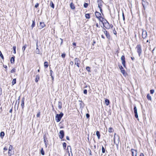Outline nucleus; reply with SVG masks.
Instances as JSON below:
<instances>
[{
    "instance_id": "1",
    "label": "nucleus",
    "mask_w": 156,
    "mask_h": 156,
    "mask_svg": "<svg viewBox=\"0 0 156 156\" xmlns=\"http://www.w3.org/2000/svg\"><path fill=\"white\" fill-rule=\"evenodd\" d=\"M101 22L103 24L104 27L107 29H109L111 28H112L113 27V26L112 24L110 25L108 21L104 19Z\"/></svg>"
},
{
    "instance_id": "2",
    "label": "nucleus",
    "mask_w": 156,
    "mask_h": 156,
    "mask_svg": "<svg viewBox=\"0 0 156 156\" xmlns=\"http://www.w3.org/2000/svg\"><path fill=\"white\" fill-rule=\"evenodd\" d=\"M63 115V114L62 112L60 113L59 114H57L55 116V119L57 122H59L61 118L62 117Z\"/></svg>"
},
{
    "instance_id": "3",
    "label": "nucleus",
    "mask_w": 156,
    "mask_h": 156,
    "mask_svg": "<svg viewBox=\"0 0 156 156\" xmlns=\"http://www.w3.org/2000/svg\"><path fill=\"white\" fill-rule=\"evenodd\" d=\"M95 15L96 17L101 22L104 18L101 16V13L97 11L95 12Z\"/></svg>"
},
{
    "instance_id": "4",
    "label": "nucleus",
    "mask_w": 156,
    "mask_h": 156,
    "mask_svg": "<svg viewBox=\"0 0 156 156\" xmlns=\"http://www.w3.org/2000/svg\"><path fill=\"white\" fill-rule=\"evenodd\" d=\"M14 151L13 148L12 146L10 145L8 152V154L9 156H11L12 155L14 154Z\"/></svg>"
},
{
    "instance_id": "5",
    "label": "nucleus",
    "mask_w": 156,
    "mask_h": 156,
    "mask_svg": "<svg viewBox=\"0 0 156 156\" xmlns=\"http://www.w3.org/2000/svg\"><path fill=\"white\" fill-rule=\"evenodd\" d=\"M137 52L138 53L139 56L142 52L141 46L140 44H138L136 48Z\"/></svg>"
},
{
    "instance_id": "6",
    "label": "nucleus",
    "mask_w": 156,
    "mask_h": 156,
    "mask_svg": "<svg viewBox=\"0 0 156 156\" xmlns=\"http://www.w3.org/2000/svg\"><path fill=\"white\" fill-rule=\"evenodd\" d=\"M80 61L79 58H75V59H74L75 65H76L78 67H79V65L80 64Z\"/></svg>"
},
{
    "instance_id": "7",
    "label": "nucleus",
    "mask_w": 156,
    "mask_h": 156,
    "mask_svg": "<svg viewBox=\"0 0 156 156\" xmlns=\"http://www.w3.org/2000/svg\"><path fill=\"white\" fill-rule=\"evenodd\" d=\"M121 60L122 62V64L123 65V66L125 67V58L124 55H122L121 57Z\"/></svg>"
},
{
    "instance_id": "8",
    "label": "nucleus",
    "mask_w": 156,
    "mask_h": 156,
    "mask_svg": "<svg viewBox=\"0 0 156 156\" xmlns=\"http://www.w3.org/2000/svg\"><path fill=\"white\" fill-rule=\"evenodd\" d=\"M98 7L100 9V10H102L101 6L103 3L102 1L100 0H98Z\"/></svg>"
},
{
    "instance_id": "9",
    "label": "nucleus",
    "mask_w": 156,
    "mask_h": 156,
    "mask_svg": "<svg viewBox=\"0 0 156 156\" xmlns=\"http://www.w3.org/2000/svg\"><path fill=\"white\" fill-rule=\"evenodd\" d=\"M131 151L132 153V156H137V151L136 150L132 149Z\"/></svg>"
},
{
    "instance_id": "10",
    "label": "nucleus",
    "mask_w": 156,
    "mask_h": 156,
    "mask_svg": "<svg viewBox=\"0 0 156 156\" xmlns=\"http://www.w3.org/2000/svg\"><path fill=\"white\" fill-rule=\"evenodd\" d=\"M64 136V132L63 130H61L59 132V137L60 139H62Z\"/></svg>"
},
{
    "instance_id": "11",
    "label": "nucleus",
    "mask_w": 156,
    "mask_h": 156,
    "mask_svg": "<svg viewBox=\"0 0 156 156\" xmlns=\"http://www.w3.org/2000/svg\"><path fill=\"white\" fill-rule=\"evenodd\" d=\"M102 31L104 33V34L106 36L107 38H108L109 37V34L107 33V32L106 31V30L105 29H103L102 30Z\"/></svg>"
},
{
    "instance_id": "12",
    "label": "nucleus",
    "mask_w": 156,
    "mask_h": 156,
    "mask_svg": "<svg viewBox=\"0 0 156 156\" xmlns=\"http://www.w3.org/2000/svg\"><path fill=\"white\" fill-rule=\"evenodd\" d=\"M134 112L135 114V116L136 118H138V115L137 112V110L136 106H134Z\"/></svg>"
},
{
    "instance_id": "13",
    "label": "nucleus",
    "mask_w": 156,
    "mask_h": 156,
    "mask_svg": "<svg viewBox=\"0 0 156 156\" xmlns=\"http://www.w3.org/2000/svg\"><path fill=\"white\" fill-rule=\"evenodd\" d=\"M147 32L146 30H143L142 33V37L143 38H145L147 36Z\"/></svg>"
},
{
    "instance_id": "14",
    "label": "nucleus",
    "mask_w": 156,
    "mask_h": 156,
    "mask_svg": "<svg viewBox=\"0 0 156 156\" xmlns=\"http://www.w3.org/2000/svg\"><path fill=\"white\" fill-rule=\"evenodd\" d=\"M45 24L43 22H40L39 27L40 29H42L45 27Z\"/></svg>"
},
{
    "instance_id": "15",
    "label": "nucleus",
    "mask_w": 156,
    "mask_h": 156,
    "mask_svg": "<svg viewBox=\"0 0 156 156\" xmlns=\"http://www.w3.org/2000/svg\"><path fill=\"white\" fill-rule=\"evenodd\" d=\"M120 69L121 70V72L124 75H126V73L124 69L122 67V66H121L120 67Z\"/></svg>"
},
{
    "instance_id": "16",
    "label": "nucleus",
    "mask_w": 156,
    "mask_h": 156,
    "mask_svg": "<svg viewBox=\"0 0 156 156\" xmlns=\"http://www.w3.org/2000/svg\"><path fill=\"white\" fill-rule=\"evenodd\" d=\"M58 105L59 109H61L62 108V103L61 101H58Z\"/></svg>"
},
{
    "instance_id": "17",
    "label": "nucleus",
    "mask_w": 156,
    "mask_h": 156,
    "mask_svg": "<svg viewBox=\"0 0 156 156\" xmlns=\"http://www.w3.org/2000/svg\"><path fill=\"white\" fill-rule=\"evenodd\" d=\"M24 98H23L21 100V106L22 108H23L24 105Z\"/></svg>"
},
{
    "instance_id": "18",
    "label": "nucleus",
    "mask_w": 156,
    "mask_h": 156,
    "mask_svg": "<svg viewBox=\"0 0 156 156\" xmlns=\"http://www.w3.org/2000/svg\"><path fill=\"white\" fill-rule=\"evenodd\" d=\"M109 101L108 99H105V103L107 106H108L109 104Z\"/></svg>"
},
{
    "instance_id": "19",
    "label": "nucleus",
    "mask_w": 156,
    "mask_h": 156,
    "mask_svg": "<svg viewBox=\"0 0 156 156\" xmlns=\"http://www.w3.org/2000/svg\"><path fill=\"white\" fill-rule=\"evenodd\" d=\"M96 134L98 137V139H99L100 137V134L99 132L98 131H97L96 132Z\"/></svg>"
},
{
    "instance_id": "20",
    "label": "nucleus",
    "mask_w": 156,
    "mask_h": 156,
    "mask_svg": "<svg viewBox=\"0 0 156 156\" xmlns=\"http://www.w3.org/2000/svg\"><path fill=\"white\" fill-rule=\"evenodd\" d=\"M14 58H15L14 56L12 57L11 58V60H10V62L12 63H14V61H15Z\"/></svg>"
},
{
    "instance_id": "21",
    "label": "nucleus",
    "mask_w": 156,
    "mask_h": 156,
    "mask_svg": "<svg viewBox=\"0 0 156 156\" xmlns=\"http://www.w3.org/2000/svg\"><path fill=\"white\" fill-rule=\"evenodd\" d=\"M114 131L113 129L112 128L110 127L108 128V131L109 133H112V132Z\"/></svg>"
},
{
    "instance_id": "22",
    "label": "nucleus",
    "mask_w": 156,
    "mask_h": 156,
    "mask_svg": "<svg viewBox=\"0 0 156 156\" xmlns=\"http://www.w3.org/2000/svg\"><path fill=\"white\" fill-rule=\"evenodd\" d=\"M39 79V76L37 75L36 76V78L35 79V81L36 82H37L38 81Z\"/></svg>"
},
{
    "instance_id": "23",
    "label": "nucleus",
    "mask_w": 156,
    "mask_h": 156,
    "mask_svg": "<svg viewBox=\"0 0 156 156\" xmlns=\"http://www.w3.org/2000/svg\"><path fill=\"white\" fill-rule=\"evenodd\" d=\"M147 99L151 101V96L149 94H148L147 95Z\"/></svg>"
},
{
    "instance_id": "24",
    "label": "nucleus",
    "mask_w": 156,
    "mask_h": 156,
    "mask_svg": "<svg viewBox=\"0 0 156 156\" xmlns=\"http://www.w3.org/2000/svg\"><path fill=\"white\" fill-rule=\"evenodd\" d=\"M5 133L3 132H2L0 133V136L2 138L4 136Z\"/></svg>"
},
{
    "instance_id": "25",
    "label": "nucleus",
    "mask_w": 156,
    "mask_h": 156,
    "mask_svg": "<svg viewBox=\"0 0 156 156\" xmlns=\"http://www.w3.org/2000/svg\"><path fill=\"white\" fill-rule=\"evenodd\" d=\"M35 25V22H34V20L32 21V24L31 25V27L32 28H33L34 27Z\"/></svg>"
},
{
    "instance_id": "26",
    "label": "nucleus",
    "mask_w": 156,
    "mask_h": 156,
    "mask_svg": "<svg viewBox=\"0 0 156 156\" xmlns=\"http://www.w3.org/2000/svg\"><path fill=\"white\" fill-rule=\"evenodd\" d=\"M48 66V62H44V66L45 68H47Z\"/></svg>"
},
{
    "instance_id": "27",
    "label": "nucleus",
    "mask_w": 156,
    "mask_h": 156,
    "mask_svg": "<svg viewBox=\"0 0 156 156\" xmlns=\"http://www.w3.org/2000/svg\"><path fill=\"white\" fill-rule=\"evenodd\" d=\"M70 6L72 9H75V6L73 4L71 3L70 4Z\"/></svg>"
},
{
    "instance_id": "28",
    "label": "nucleus",
    "mask_w": 156,
    "mask_h": 156,
    "mask_svg": "<svg viewBox=\"0 0 156 156\" xmlns=\"http://www.w3.org/2000/svg\"><path fill=\"white\" fill-rule=\"evenodd\" d=\"M16 83V79H14L13 80H12V85H14L15 83Z\"/></svg>"
},
{
    "instance_id": "29",
    "label": "nucleus",
    "mask_w": 156,
    "mask_h": 156,
    "mask_svg": "<svg viewBox=\"0 0 156 156\" xmlns=\"http://www.w3.org/2000/svg\"><path fill=\"white\" fill-rule=\"evenodd\" d=\"M41 153L42 155H44V151L43 150V148H41Z\"/></svg>"
},
{
    "instance_id": "30",
    "label": "nucleus",
    "mask_w": 156,
    "mask_h": 156,
    "mask_svg": "<svg viewBox=\"0 0 156 156\" xmlns=\"http://www.w3.org/2000/svg\"><path fill=\"white\" fill-rule=\"evenodd\" d=\"M36 52L37 54H39L40 53V51L38 49V47H37L36 49Z\"/></svg>"
},
{
    "instance_id": "31",
    "label": "nucleus",
    "mask_w": 156,
    "mask_h": 156,
    "mask_svg": "<svg viewBox=\"0 0 156 156\" xmlns=\"http://www.w3.org/2000/svg\"><path fill=\"white\" fill-rule=\"evenodd\" d=\"M26 46H27V45H26L25 44V45L23 46V47L22 49V51L23 52H24V51L25 50V49L26 48Z\"/></svg>"
},
{
    "instance_id": "32",
    "label": "nucleus",
    "mask_w": 156,
    "mask_h": 156,
    "mask_svg": "<svg viewBox=\"0 0 156 156\" xmlns=\"http://www.w3.org/2000/svg\"><path fill=\"white\" fill-rule=\"evenodd\" d=\"M51 6L54 9V4L52 2H50Z\"/></svg>"
},
{
    "instance_id": "33",
    "label": "nucleus",
    "mask_w": 156,
    "mask_h": 156,
    "mask_svg": "<svg viewBox=\"0 0 156 156\" xmlns=\"http://www.w3.org/2000/svg\"><path fill=\"white\" fill-rule=\"evenodd\" d=\"M63 147L64 149H65L66 147V144L65 143H63L62 144Z\"/></svg>"
},
{
    "instance_id": "34",
    "label": "nucleus",
    "mask_w": 156,
    "mask_h": 156,
    "mask_svg": "<svg viewBox=\"0 0 156 156\" xmlns=\"http://www.w3.org/2000/svg\"><path fill=\"white\" fill-rule=\"evenodd\" d=\"M85 17L89 19L90 18V15L89 14H85Z\"/></svg>"
},
{
    "instance_id": "35",
    "label": "nucleus",
    "mask_w": 156,
    "mask_h": 156,
    "mask_svg": "<svg viewBox=\"0 0 156 156\" xmlns=\"http://www.w3.org/2000/svg\"><path fill=\"white\" fill-rule=\"evenodd\" d=\"M88 5V4L87 3H84L83 5L84 7L86 8Z\"/></svg>"
},
{
    "instance_id": "36",
    "label": "nucleus",
    "mask_w": 156,
    "mask_h": 156,
    "mask_svg": "<svg viewBox=\"0 0 156 156\" xmlns=\"http://www.w3.org/2000/svg\"><path fill=\"white\" fill-rule=\"evenodd\" d=\"M16 47L15 46H14L13 47V49L14 50V52H13V53H14V54H15L16 53Z\"/></svg>"
},
{
    "instance_id": "37",
    "label": "nucleus",
    "mask_w": 156,
    "mask_h": 156,
    "mask_svg": "<svg viewBox=\"0 0 156 156\" xmlns=\"http://www.w3.org/2000/svg\"><path fill=\"white\" fill-rule=\"evenodd\" d=\"M102 153H105V150L103 146H102Z\"/></svg>"
},
{
    "instance_id": "38",
    "label": "nucleus",
    "mask_w": 156,
    "mask_h": 156,
    "mask_svg": "<svg viewBox=\"0 0 156 156\" xmlns=\"http://www.w3.org/2000/svg\"><path fill=\"white\" fill-rule=\"evenodd\" d=\"M90 67L88 66H87L86 67V69L87 71H88V72L90 71Z\"/></svg>"
},
{
    "instance_id": "39",
    "label": "nucleus",
    "mask_w": 156,
    "mask_h": 156,
    "mask_svg": "<svg viewBox=\"0 0 156 156\" xmlns=\"http://www.w3.org/2000/svg\"><path fill=\"white\" fill-rule=\"evenodd\" d=\"M142 5L143 6V7L144 8L145 6V5L144 4L145 3V2L144 1H142Z\"/></svg>"
},
{
    "instance_id": "40",
    "label": "nucleus",
    "mask_w": 156,
    "mask_h": 156,
    "mask_svg": "<svg viewBox=\"0 0 156 156\" xmlns=\"http://www.w3.org/2000/svg\"><path fill=\"white\" fill-rule=\"evenodd\" d=\"M0 56L2 59H4V57L1 51H0Z\"/></svg>"
},
{
    "instance_id": "41",
    "label": "nucleus",
    "mask_w": 156,
    "mask_h": 156,
    "mask_svg": "<svg viewBox=\"0 0 156 156\" xmlns=\"http://www.w3.org/2000/svg\"><path fill=\"white\" fill-rule=\"evenodd\" d=\"M16 69H12L11 71V73H13L15 72Z\"/></svg>"
},
{
    "instance_id": "42",
    "label": "nucleus",
    "mask_w": 156,
    "mask_h": 156,
    "mask_svg": "<svg viewBox=\"0 0 156 156\" xmlns=\"http://www.w3.org/2000/svg\"><path fill=\"white\" fill-rule=\"evenodd\" d=\"M154 93V90H150V93L153 94Z\"/></svg>"
},
{
    "instance_id": "43",
    "label": "nucleus",
    "mask_w": 156,
    "mask_h": 156,
    "mask_svg": "<svg viewBox=\"0 0 156 156\" xmlns=\"http://www.w3.org/2000/svg\"><path fill=\"white\" fill-rule=\"evenodd\" d=\"M40 112H39L37 113L36 116L37 117H40Z\"/></svg>"
},
{
    "instance_id": "44",
    "label": "nucleus",
    "mask_w": 156,
    "mask_h": 156,
    "mask_svg": "<svg viewBox=\"0 0 156 156\" xmlns=\"http://www.w3.org/2000/svg\"><path fill=\"white\" fill-rule=\"evenodd\" d=\"M83 93L85 94H86L87 93V90L86 89L84 90H83Z\"/></svg>"
},
{
    "instance_id": "45",
    "label": "nucleus",
    "mask_w": 156,
    "mask_h": 156,
    "mask_svg": "<svg viewBox=\"0 0 156 156\" xmlns=\"http://www.w3.org/2000/svg\"><path fill=\"white\" fill-rule=\"evenodd\" d=\"M122 16L123 17V19L124 20H125V17L124 16V14L123 12H122Z\"/></svg>"
},
{
    "instance_id": "46",
    "label": "nucleus",
    "mask_w": 156,
    "mask_h": 156,
    "mask_svg": "<svg viewBox=\"0 0 156 156\" xmlns=\"http://www.w3.org/2000/svg\"><path fill=\"white\" fill-rule=\"evenodd\" d=\"M65 55H66L65 54H62L61 55V56H62V58H65Z\"/></svg>"
},
{
    "instance_id": "47",
    "label": "nucleus",
    "mask_w": 156,
    "mask_h": 156,
    "mask_svg": "<svg viewBox=\"0 0 156 156\" xmlns=\"http://www.w3.org/2000/svg\"><path fill=\"white\" fill-rule=\"evenodd\" d=\"M38 6H39V4H38V3H37L35 4V5L34 7H35V8H37V7Z\"/></svg>"
},
{
    "instance_id": "48",
    "label": "nucleus",
    "mask_w": 156,
    "mask_h": 156,
    "mask_svg": "<svg viewBox=\"0 0 156 156\" xmlns=\"http://www.w3.org/2000/svg\"><path fill=\"white\" fill-rule=\"evenodd\" d=\"M86 117L87 118H88L89 117H90V115H89V114H88V113H87L86 114Z\"/></svg>"
},
{
    "instance_id": "49",
    "label": "nucleus",
    "mask_w": 156,
    "mask_h": 156,
    "mask_svg": "<svg viewBox=\"0 0 156 156\" xmlns=\"http://www.w3.org/2000/svg\"><path fill=\"white\" fill-rule=\"evenodd\" d=\"M88 151H89V152L90 155H91L92 154H91V150L90 149H89L88 150Z\"/></svg>"
},
{
    "instance_id": "50",
    "label": "nucleus",
    "mask_w": 156,
    "mask_h": 156,
    "mask_svg": "<svg viewBox=\"0 0 156 156\" xmlns=\"http://www.w3.org/2000/svg\"><path fill=\"white\" fill-rule=\"evenodd\" d=\"M50 73H51V77L53 79V76H52V70H50Z\"/></svg>"
},
{
    "instance_id": "51",
    "label": "nucleus",
    "mask_w": 156,
    "mask_h": 156,
    "mask_svg": "<svg viewBox=\"0 0 156 156\" xmlns=\"http://www.w3.org/2000/svg\"><path fill=\"white\" fill-rule=\"evenodd\" d=\"M3 149L5 151H7L8 150V148L7 147H4Z\"/></svg>"
},
{
    "instance_id": "52",
    "label": "nucleus",
    "mask_w": 156,
    "mask_h": 156,
    "mask_svg": "<svg viewBox=\"0 0 156 156\" xmlns=\"http://www.w3.org/2000/svg\"><path fill=\"white\" fill-rule=\"evenodd\" d=\"M69 148L70 149V150H71V147L70 146H68V147H67V149H69Z\"/></svg>"
},
{
    "instance_id": "53",
    "label": "nucleus",
    "mask_w": 156,
    "mask_h": 156,
    "mask_svg": "<svg viewBox=\"0 0 156 156\" xmlns=\"http://www.w3.org/2000/svg\"><path fill=\"white\" fill-rule=\"evenodd\" d=\"M140 156H144V155L143 153H141L140 154Z\"/></svg>"
},
{
    "instance_id": "54",
    "label": "nucleus",
    "mask_w": 156,
    "mask_h": 156,
    "mask_svg": "<svg viewBox=\"0 0 156 156\" xmlns=\"http://www.w3.org/2000/svg\"><path fill=\"white\" fill-rule=\"evenodd\" d=\"M66 139L67 140H69V137L68 136H67L66 137Z\"/></svg>"
},
{
    "instance_id": "55",
    "label": "nucleus",
    "mask_w": 156,
    "mask_h": 156,
    "mask_svg": "<svg viewBox=\"0 0 156 156\" xmlns=\"http://www.w3.org/2000/svg\"><path fill=\"white\" fill-rule=\"evenodd\" d=\"M101 37L103 39L105 38V37L102 34L101 35Z\"/></svg>"
},
{
    "instance_id": "56",
    "label": "nucleus",
    "mask_w": 156,
    "mask_h": 156,
    "mask_svg": "<svg viewBox=\"0 0 156 156\" xmlns=\"http://www.w3.org/2000/svg\"><path fill=\"white\" fill-rule=\"evenodd\" d=\"M73 45L74 46H76V43L75 42H73Z\"/></svg>"
},
{
    "instance_id": "57",
    "label": "nucleus",
    "mask_w": 156,
    "mask_h": 156,
    "mask_svg": "<svg viewBox=\"0 0 156 156\" xmlns=\"http://www.w3.org/2000/svg\"><path fill=\"white\" fill-rule=\"evenodd\" d=\"M70 64L71 65H73V62H71L70 63Z\"/></svg>"
},
{
    "instance_id": "58",
    "label": "nucleus",
    "mask_w": 156,
    "mask_h": 156,
    "mask_svg": "<svg viewBox=\"0 0 156 156\" xmlns=\"http://www.w3.org/2000/svg\"><path fill=\"white\" fill-rule=\"evenodd\" d=\"M96 27H99V25H98V23H97L96 24Z\"/></svg>"
},
{
    "instance_id": "59",
    "label": "nucleus",
    "mask_w": 156,
    "mask_h": 156,
    "mask_svg": "<svg viewBox=\"0 0 156 156\" xmlns=\"http://www.w3.org/2000/svg\"><path fill=\"white\" fill-rule=\"evenodd\" d=\"M60 40H61V44H62V42H63V40L61 38H60Z\"/></svg>"
},
{
    "instance_id": "60",
    "label": "nucleus",
    "mask_w": 156,
    "mask_h": 156,
    "mask_svg": "<svg viewBox=\"0 0 156 156\" xmlns=\"http://www.w3.org/2000/svg\"><path fill=\"white\" fill-rule=\"evenodd\" d=\"M95 43V42L94 41H93V44H92L93 45H94V44Z\"/></svg>"
},
{
    "instance_id": "61",
    "label": "nucleus",
    "mask_w": 156,
    "mask_h": 156,
    "mask_svg": "<svg viewBox=\"0 0 156 156\" xmlns=\"http://www.w3.org/2000/svg\"><path fill=\"white\" fill-rule=\"evenodd\" d=\"M12 109H10V111H9V112H10V113H11V112H12Z\"/></svg>"
},
{
    "instance_id": "62",
    "label": "nucleus",
    "mask_w": 156,
    "mask_h": 156,
    "mask_svg": "<svg viewBox=\"0 0 156 156\" xmlns=\"http://www.w3.org/2000/svg\"><path fill=\"white\" fill-rule=\"evenodd\" d=\"M115 134H114V142L115 141Z\"/></svg>"
},
{
    "instance_id": "63",
    "label": "nucleus",
    "mask_w": 156,
    "mask_h": 156,
    "mask_svg": "<svg viewBox=\"0 0 156 156\" xmlns=\"http://www.w3.org/2000/svg\"><path fill=\"white\" fill-rule=\"evenodd\" d=\"M36 46H37V47H38V45H37V43L36 44Z\"/></svg>"
},
{
    "instance_id": "64",
    "label": "nucleus",
    "mask_w": 156,
    "mask_h": 156,
    "mask_svg": "<svg viewBox=\"0 0 156 156\" xmlns=\"http://www.w3.org/2000/svg\"><path fill=\"white\" fill-rule=\"evenodd\" d=\"M37 71H38V72H40V70L39 69H38Z\"/></svg>"
}]
</instances>
